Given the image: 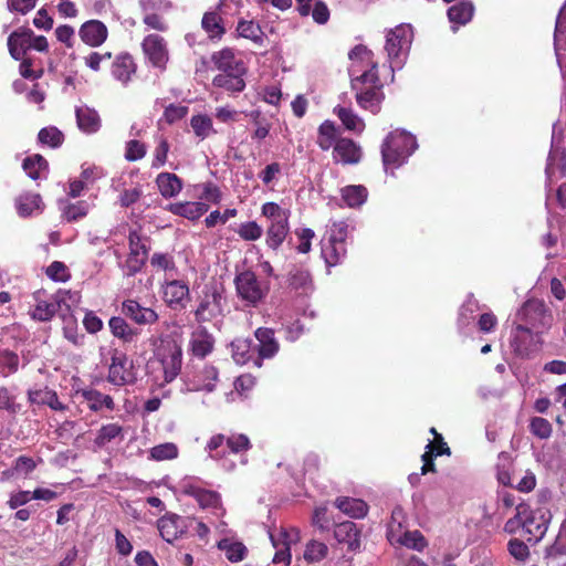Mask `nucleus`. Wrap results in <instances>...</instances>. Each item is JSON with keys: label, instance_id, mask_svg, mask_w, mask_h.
Wrapping results in <instances>:
<instances>
[{"label": "nucleus", "instance_id": "f257e3e1", "mask_svg": "<svg viewBox=\"0 0 566 566\" xmlns=\"http://www.w3.org/2000/svg\"><path fill=\"white\" fill-rule=\"evenodd\" d=\"M352 64L349 74L352 87L356 91V101L360 107L376 114L380 111L384 99L381 84L377 75V62L366 46L357 45L350 53Z\"/></svg>", "mask_w": 566, "mask_h": 566}, {"label": "nucleus", "instance_id": "de8ad7c7", "mask_svg": "<svg viewBox=\"0 0 566 566\" xmlns=\"http://www.w3.org/2000/svg\"><path fill=\"white\" fill-rule=\"evenodd\" d=\"M150 265L156 270L164 271L167 275V279H171L177 274L175 259L170 253H154L150 258Z\"/></svg>", "mask_w": 566, "mask_h": 566}, {"label": "nucleus", "instance_id": "0e129e2a", "mask_svg": "<svg viewBox=\"0 0 566 566\" xmlns=\"http://www.w3.org/2000/svg\"><path fill=\"white\" fill-rule=\"evenodd\" d=\"M262 233L263 229L254 221L242 223L238 229V234L247 241H255Z\"/></svg>", "mask_w": 566, "mask_h": 566}, {"label": "nucleus", "instance_id": "864d4df0", "mask_svg": "<svg viewBox=\"0 0 566 566\" xmlns=\"http://www.w3.org/2000/svg\"><path fill=\"white\" fill-rule=\"evenodd\" d=\"M23 169L31 179L36 180L41 171L48 169V161L41 155H34L23 160Z\"/></svg>", "mask_w": 566, "mask_h": 566}, {"label": "nucleus", "instance_id": "a211bd4d", "mask_svg": "<svg viewBox=\"0 0 566 566\" xmlns=\"http://www.w3.org/2000/svg\"><path fill=\"white\" fill-rule=\"evenodd\" d=\"M122 313L135 324L151 325L158 321V314L150 307L140 305L135 300H125L122 304Z\"/></svg>", "mask_w": 566, "mask_h": 566}, {"label": "nucleus", "instance_id": "f704fd0d", "mask_svg": "<svg viewBox=\"0 0 566 566\" xmlns=\"http://www.w3.org/2000/svg\"><path fill=\"white\" fill-rule=\"evenodd\" d=\"M81 395L92 411H101L103 409L112 411L115 408L113 398L96 389H85Z\"/></svg>", "mask_w": 566, "mask_h": 566}, {"label": "nucleus", "instance_id": "7c9ffc66", "mask_svg": "<svg viewBox=\"0 0 566 566\" xmlns=\"http://www.w3.org/2000/svg\"><path fill=\"white\" fill-rule=\"evenodd\" d=\"M78 128L85 134L96 133L101 127V118L97 112L87 106H80L75 109Z\"/></svg>", "mask_w": 566, "mask_h": 566}, {"label": "nucleus", "instance_id": "c756f323", "mask_svg": "<svg viewBox=\"0 0 566 566\" xmlns=\"http://www.w3.org/2000/svg\"><path fill=\"white\" fill-rule=\"evenodd\" d=\"M334 536L339 543L347 544L350 551H356L360 547L359 531L353 522L347 521L336 525Z\"/></svg>", "mask_w": 566, "mask_h": 566}, {"label": "nucleus", "instance_id": "ea45409f", "mask_svg": "<svg viewBox=\"0 0 566 566\" xmlns=\"http://www.w3.org/2000/svg\"><path fill=\"white\" fill-rule=\"evenodd\" d=\"M29 398L34 403L48 405L53 410H65L66 407L59 400L55 391L48 388L29 391Z\"/></svg>", "mask_w": 566, "mask_h": 566}, {"label": "nucleus", "instance_id": "4be33fe9", "mask_svg": "<svg viewBox=\"0 0 566 566\" xmlns=\"http://www.w3.org/2000/svg\"><path fill=\"white\" fill-rule=\"evenodd\" d=\"M221 314V295L217 292L206 293L195 311L196 321L210 322Z\"/></svg>", "mask_w": 566, "mask_h": 566}, {"label": "nucleus", "instance_id": "8fccbe9b", "mask_svg": "<svg viewBox=\"0 0 566 566\" xmlns=\"http://www.w3.org/2000/svg\"><path fill=\"white\" fill-rule=\"evenodd\" d=\"M232 358L238 365L247 364L253 356L252 342L237 338L231 343Z\"/></svg>", "mask_w": 566, "mask_h": 566}, {"label": "nucleus", "instance_id": "72a5a7b5", "mask_svg": "<svg viewBox=\"0 0 566 566\" xmlns=\"http://www.w3.org/2000/svg\"><path fill=\"white\" fill-rule=\"evenodd\" d=\"M160 195L165 198L176 197L182 189L181 179L171 172H160L156 178Z\"/></svg>", "mask_w": 566, "mask_h": 566}, {"label": "nucleus", "instance_id": "5fc2aeb1", "mask_svg": "<svg viewBox=\"0 0 566 566\" xmlns=\"http://www.w3.org/2000/svg\"><path fill=\"white\" fill-rule=\"evenodd\" d=\"M150 459L155 461L172 460L178 457V447L172 442L155 446L150 449Z\"/></svg>", "mask_w": 566, "mask_h": 566}, {"label": "nucleus", "instance_id": "412c9836", "mask_svg": "<svg viewBox=\"0 0 566 566\" xmlns=\"http://www.w3.org/2000/svg\"><path fill=\"white\" fill-rule=\"evenodd\" d=\"M361 155L360 146L349 138H339L334 145L333 158L336 163L355 165L360 161Z\"/></svg>", "mask_w": 566, "mask_h": 566}, {"label": "nucleus", "instance_id": "473e14b6", "mask_svg": "<svg viewBox=\"0 0 566 566\" xmlns=\"http://www.w3.org/2000/svg\"><path fill=\"white\" fill-rule=\"evenodd\" d=\"M217 546L224 553L227 559L231 563H239L243 560L248 554V548L245 545L232 537L221 538Z\"/></svg>", "mask_w": 566, "mask_h": 566}, {"label": "nucleus", "instance_id": "7ed1b4c3", "mask_svg": "<svg viewBox=\"0 0 566 566\" xmlns=\"http://www.w3.org/2000/svg\"><path fill=\"white\" fill-rule=\"evenodd\" d=\"M150 344L154 347L156 358L149 363L154 381L164 386L171 382L181 369L182 352L175 342L163 336L153 335Z\"/></svg>", "mask_w": 566, "mask_h": 566}, {"label": "nucleus", "instance_id": "39448f33", "mask_svg": "<svg viewBox=\"0 0 566 566\" xmlns=\"http://www.w3.org/2000/svg\"><path fill=\"white\" fill-rule=\"evenodd\" d=\"M413 39L410 24H399L386 34L385 50L391 71L402 67Z\"/></svg>", "mask_w": 566, "mask_h": 566}, {"label": "nucleus", "instance_id": "9b49d317", "mask_svg": "<svg viewBox=\"0 0 566 566\" xmlns=\"http://www.w3.org/2000/svg\"><path fill=\"white\" fill-rule=\"evenodd\" d=\"M36 304L31 311L32 318L46 322L50 321L59 311H62V306L66 304V297L71 298L72 295L70 293H59L55 295H51L45 297L44 292L38 291L34 294Z\"/></svg>", "mask_w": 566, "mask_h": 566}, {"label": "nucleus", "instance_id": "393cba45", "mask_svg": "<svg viewBox=\"0 0 566 566\" xmlns=\"http://www.w3.org/2000/svg\"><path fill=\"white\" fill-rule=\"evenodd\" d=\"M213 64L221 73L244 74L245 67L242 61L237 60L233 50L222 49L213 53Z\"/></svg>", "mask_w": 566, "mask_h": 566}, {"label": "nucleus", "instance_id": "2f4dec72", "mask_svg": "<svg viewBox=\"0 0 566 566\" xmlns=\"http://www.w3.org/2000/svg\"><path fill=\"white\" fill-rule=\"evenodd\" d=\"M168 211L188 220H197L208 211L205 202H176L168 206Z\"/></svg>", "mask_w": 566, "mask_h": 566}, {"label": "nucleus", "instance_id": "2eb2a0df", "mask_svg": "<svg viewBox=\"0 0 566 566\" xmlns=\"http://www.w3.org/2000/svg\"><path fill=\"white\" fill-rule=\"evenodd\" d=\"M552 520V514L547 509H537L531 511L527 506V514L523 518V528L531 535L528 541L535 542L542 539L548 530Z\"/></svg>", "mask_w": 566, "mask_h": 566}, {"label": "nucleus", "instance_id": "4c0bfd02", "mask_svg": "<svg viewBox=\"0 0 566 566\" xmlns=\"http://www.w3.org/2000/svg\"><path fill=\"white\" fill-rule=\"evenodd\" d=\"M335 505L345 514L354 518L364 517L367 514V504L359 499L338 497Z\"/></svg>", "mask_w": 566, "mask_h": 566}, {"label": "nucleus", "instance_id": "bf43d9fd", "mask_svg": "<svg viewBox=\"0 0 566 566\" xmlns=\"http://www.w3.org/2000/svg\"><path fill=\"white\" fill-rule=\"evenodd\" d=\"M478 310V301L473 296L468 297V300L463 303L459 312V325L461 327L468 326L472 322L474 313Z\"/></svg>", "mask_w": 566, "mask_h": 566}, {"label": "nucleus", "instance_id": "20e7f679", "mask_svg": "<svg viewBox=\"0 0 566 566\" xmlns=\"http://www.w3.org/2000/svg\"><path fill=\"white\" fill-rule=\"evenodd\" d=\"M417 147L418 144L413 135L399 129L391 132L381 146L385 170L400 167Z\"/></svg>", "mask_w": 566, "mask_h": 566}, {"label": "nucleus", "instance_id": "ddd939ff", "mask_svg": "<svg viewBox=\"0 0 566 566\" xmlns=\"http://www.w3.org/2000/svg\"><path fill=\"white\" fill-rule=\"evenodd\" d=\"M163 300L172 310H184L189 301L190 291L186 282L174 277L166 279L161 286Z\"/></svg>", "mask_w": 566, "mask_h": 566}, {"label": "nucleus", "instance_id": "c9c22d12", "mask_svg": "<svg viewBox=\"0 0 566 566\" xmlns=\"http://www.w3.org/2000/svg\"><path fill=\"white\" fill-rule=\"evenodd\" d=\"M15 206L19 216L30 217L43 210V202L38 193H24L17 198Z\"/></svg>", "mask_w": 566, "mask_h": 566}, {"label": "nucleus", "instance_id": "49530a36", "mask_svg": "<svg viewBox=\"0 0 566 566\" xmlns=\"http://www.w3.org/2000/svg\"><path fill=\"white\" fill-rule=\"evenodd\" d=\"M237 33L239 36L251 40L256 44L263 43V31L253 20L241 19L238 21Z\"/></svg>", "mask_w": 566, "mask_h": 566}, {"label": "nucleus", "instance_id": "f03ea898", "mask_svg": "<svg viewBox=\"0 0 566 566\" xmlns=\"http://www.w3.org/2000/svg\"><path fill=\"white\" fill-rule=\"evenodd\" d=\"M517 318L526 325L518 324L513 338V347L517 355L528 356L535 349L531 342L534 338L532 329H546L552 324V316L542 302L527 301L517 313Z\"/></svg>", "mask_w": 566, "mask_h": 566}, {"label": "nucleus", "instance_id": "0eeeda50", "mask_svg": "<svg viewBox=\"0 0 566 566\" xmlns=\"http://www.w3.org/2000/svg\"><path fill=\"white\" fill-rule=\"evenodd\" d=\"M224 444H227L230 453L237 454L249 450L251 448V442L249 438L243 433H233L229 437L219 433L210 438L206 447V450L209 452V457L213 460L221 461L222 468L227 471H231L234 469V462L228 461L226 459V452L223 450H219Z\"/></svg>", "mask_w": 566, "mask_h": 566}, {"label": "nucleus", "instance_id": "338daca9", "mask_svg": "<svg viewBox=\"0 0 566 566\" xmlns=\"http://www.w3.org/2000/svg\"><path fill=\"white\" fill-rule=\"evenodd\" d=\"M46 275L57 282H65L70 277L66 265L62 262L54 261L46 268Z\"/></svg>", "mask_w": 566, "mask_h": 566}, {"label": "nucleus", "instance_id": "423d86ee", "mask_svg": "<svg viewBox=\"0 0 566 566\" xmlns=\"http://www.w3.org/2000/svg\"><path fill=\"white\" fill-rule=\"evenodd\" d=\"M234 285L238 297L245 305L256 307L266 297L270 285L268 281L260 280L251 270L237 273Z\"/></svg>", "mask_w": 566, "mask_h": 566}, {"label": "nucleus", "instance_id": "680f3d73", "mask_svg": "<svg viewBox=\"0 0 566 566\" xmlns=\"http://www.w3.org/2000/svg\"><path fill=\"white\" fill-rule=\"evenodd\" d=\"M142 12H167L172 8L170 0H138Z\"/></svg>", "mask_w": 566, "mask_h": 566}, {"label": "nucleus", "instance_id": "dca6fc26", "mask_svg": "<svg viewBox=\"0 0 566 566\" xmlns=\"http://www.w3.org/2000/svg\"><path fill=\"white\" fill-rule=\"evenodd\" d=\"M129 254L123 266L124 273L132 276L139 272L147 259V249L142 243L140 237L137 232H130L129 237Z\"/></svg>", "mask_w": 566, "mask_h": 566}, {"label": "nucleus", "instance_id": "aec40b11", "mask_svg": "<svg viewBox=\"0 0 566 566\" xmlns=\"http://www.w3.org/2000/svg\"><path fill=\"white\" fill-rule=\"evenodd\" d=\"M78 36L91 48H97L106 41L108 30L102 21L88 20L80 27Z\"/></svg>", "mask_w": 566, "mask_h": 566}, {"label": "nucleus", "instance_id": "774afa93", "mask_svg": "<svg viewBox=\"0 0 566 566\" xmlns=\"http://www.w3.org/2000/svg\"><path fill=\"white\" fill-rule=\"evenodd\" d=\"M549 553L552 555H564L566 554V516L560 523L557 537L552 545Z\"/></svg>", "mask_w": 566, "mask_h": 566}, {"label": "nucleus", "instance_id": "b1692460", "mask_svg": "<svg viewBox=\"0 0 566 566\" xmlns=\"http://www.w3.org/2000/svg\"><path fill=\"white\" fill-rule=\"evenodd\" d=\"M190 349L193 356L205 358L213 350L214 338L203 326H198L190 336Z\"/></svg>", "mask_w": 566, "mask_h": 566}, {"label": "nucleus", "instance_id": "6e6552de", "mask_svg": "<svg viewBox=\"0 0 566 566\" xmlns=\"http://www.w3.org/2000/svg\"><path fill=\"white\" fill-rule=\"evenodd\" d=\"M262 214L270 222L266 230V244L277 250L289 233L290 213L275 202H266L262 206Z\"/></svg>", "mask_w": 566, "mask_h": 566}, {"label": "nucleus", "instance_id": "a19ab883", "mask_svg": "<svg viewBox=\"0 0 566 566\" xmlns=\"http://www.w3.org/2000/svg\"><path fill=\"white\" fill-rule=\"evenodd\" d=\"M557 170L562 172L566 170V149L559 147L553 138L552 148L547 159L546 174L551 176Z\"/></svg>", "mask_w": 566, "mask_h": 566}, {"label": "nucleus", "instance_id": "4d7b16f0", "mask_svg": "<svg viewBox=\"0 0 566 566\" xmlns=\"http://www.w3.org/2000/svg\"><path fill=\"white\" fill-rule=\"evenodd\" d=\"M39 142L50 147H59L62 145L64 136L56 127H45L39 132Z\"/></svg>", "mask_w": 566, "mask_h": 566}, {"label": "nucleus", "instance_id": "e2e57ef3", "mask_svg": "<svg viewBox=\"0 0 566 566\" xmlns=\"http://www.w3.org/2000/svg\"><path fill=\"white\" fill-rule=\"evenodd\" d=\"M530 429L539 439H547L552 434V424L542 417H534L531 420Z\"/></svg>", "mask_w": 566, "mask_h": 566}, {"label": "nucleus", "instance_id": "bb28decb", "mask_svg": "<svg viewBox=\"0 0 566 566\" xmlns=\"http://www.w3.org/2000/svg\"><path fill=\"white\" fill-rule=\"evenodd\" d=\"M136 72V64L132 55L122 53L117 55L112 64L113 76L123 84H127Z\"/></svg>", "mask_w": 566, "mask_h": 566}, {"label": "nucleus", "instance_id": "cd10ccee", "mask_svg": "<svg viewBox=\"0 0 566 566\" xmlns=\"http://www.w3.org/2000/svg\"><path fill=\"white\" fill-rule=\"evenodd\" d=\"M160 536L168 543L176 541L184 532L182 521L178 515H165L158 520Z\"/></svg>", "mask_w": 566, "mask_h": 566}, {"label": "nucleus", "instance_id": "13d9d810", "mask_svg": "<svg viewBox=\"0 0 566 566\" xmlns=\"http://www.w3.org/2000/svg\"><path fill=\"white\" fill-rule=\"evenodd\" d=\"M190 124L195 134L202 139L213 132L212 120L207 115L192 116Z\"/></svg>", "mask_w": 566, "mask_h": 566}, {"label": "nucleus", "instance_id": "6e6d98bb", "mask_svg": "<svg viewBox=\"0 0 566 566\" xmlns=\"http://www.w3.org/2000/svg\"><path fill=\"white\" fill-rule=\"evenodd\" d=\"M399 538L400 541H396L395 544H400L418 552L423 551L427 546V542L419 531H406Z\"/></svg>", "mask_w": 566, "mask_h": 566}, {"label": "nucleus", "instance_id": "09e8293b", "mask_svg": "<svg viewBox=\"0 0 566 566\" xmlns=\"http://www.w3.org/2000/svg\"><path fill=\"white\" fill-rule=\"evenodd\" d=\"M367 196L368 192L364 186H346L342 189V199L349 208L360 207Z\"/></svg>", "mask_w": 566, "mask_h": 566}, {"label": "nucleus", "instance_id": "1a4fd4ad", "mask_svg": "<svg viewBox=\"0 0 566 566\" xmlns=\"http://www.w3.org/2000/svg\"><path fill=\"white\" fill-rule=\"evenodd\" d=\"M179 492L196 500L202 510H209L216 516H223L226 510L218 492L201 486L198 479L186 476L178 483Z\"/></svg>", "mask_w": 566, "mask_h": 566}, {"label": "nucleus", "instance_id": "a18cd8bd", "mask_svg": "<svg viewBox=\"0 0 566 566\" xmlns=\"http://www.w3.org/2000/svg\"><path fill=\"white\" fill-rule=\"evenodd\" d=\"M242 75L243 74L220 73L214 76L212 84L216 87H221L229 92H241L245 87Z\"/></svg>", "mask_w": 566, "mask_h": 566}, {"label": "nucleus", "instance_id": "5701e85b", "mask_svg": "<svg viewBox=\"0 0 566 566\" xmlns=\"http://www.w3.org/2000/svg\"><path fill=\"white\" fill-rule=\"evenodd\" d=\"M254 335L259 342V358L254 360V364L261 367V359L272 358L279 352L280 345L271 328L260 327Z\"/></svg>", "mask_w": 566, "mask_h": 566}, {"label": "nucleus", "instance_id": "37998d69", "mask_svg": "<svg viewBox=\"0 0 566 566\" xmlns=\"http://www.w3.org/2000/svg\"><path fill=\"white\" fill-rule=\"evenodd\" d=\"M474 7L472 2L462 0L448 10V18L451 23L467 24L473 17Z\"/></svg>", "mask_w": 566, "mask_h": 566}, {"label": "nucleus", "instance_id": "9d476101", "mask_svg": "<svg viewBox=\"0 0 566 566\" xmlns=\"http://www.w3.org/2000/svg\"><path fill=\"white\" fill-rule=\"evenodd\" d=\"M348 234L346 221H333L328 230V239L323 243L322 255L328 266H334L346 255L345 239Z\"/></svg>", "mask_w": 566, "mask_h": 566}, {"label": "nucleus", "instance_id": "c85d7f7f", "mask_svg": "<svg viewBox=\"0 0 566 566\" xmlns=\"http://www.w3.org/2000/svg\"><path fill=\"white\" fill-rule=\"evenodd\" d=\"M32 31L29 29H21L12 32L8 39V48L10 55L14 60H21L27 50L29 49V42L32 36Z\"/></svg>", "mask_w": 566, "mask_h": 566}, {"label": "nucleus", "instance_id": "79ce46f5", "mask_svg": "<svg viewBox=\"0 0 566 566\" xmlns=\"http://www.w3.org/2000/svg\"><path fill=\"white\" fill-rule=\"evenodd\" d=\"M112 334L124 343H130L137 337V331L133 328L123 317L115 316L108 322Z\"/></svg>", "mask_w": 566, "mask_h": 566}, {"label": "nucleus", "instance_id": "f3484780", "mask_svg": "<svg viewBox=\"0 0 566 566\" xmlns=\"http://www.w3.org/2000/svg\"><path fill=\"white\" fill-rule=\"evenodd\" d=\"M218 380V369L214 366L205 365L189 378L188 390L211 392L214 390Z\"/></svg>", "mask_w": 566, "mask_h": 566}, {"label": "nucleus", "instance_id": "4468645a", "mask_svg": "<svg viewBox=\"0 0 566 566\" xmlns=\"http://www.w3.org/2000/svg\"><path fill=\"white\" fill-rule=\"evenodd\" d=\"M270 537H271L273 547L276 549L274 557H273V563H275V564L282 563L286 566L290 565L291 557H292L290 547L292 544H295L300 541V538H301L300 531L294 527H292L290 530L281 528L277 534V537L273 534H271Z\"/></svg>", "mask_w": 566, "mask_h": 566}, {"label": "nucleus", "instance_id": "603ef678", "mask_svg": "<svg viewBox=\"0 0 566 566\" xmlns=\"http://www.w3.org/2000/svg\"><path fill=\"white\" fill-rule=\"evenodd\" d=\"M336 143V127L333 122L325 120L318 127L317 144L322 150H328Z\"/></svg>", "mask_w": 566, "mask_h": 566}, {"label": "nucleus", "instance_id": "a878e982", "mask_svg": "<svg viewBox=\"0 0 566 566\" xmlns=\"http://www.w3.org/2000/svg\"><path fill=\"white\" fill-rule=\"evenodd\" d=\"M221 7L222 2L218 4L216 10L206 12L201 20V27L211 40H220L226 33L223 20L218 11Z\"/></svg>", "mask_w": 566, "mask_h": 566}, {"label": "nucleus", "instance_id": "6ab92c4d", "mask_svg": "<svg viewBox=\"0 0 566 566\" xmlns=\"http://www.w3.org/2000/svg\"><path fill=\"white\" fill-rule=\"evenodd\" d=\"M107 379L115 386H124L133 381L132 363L124 354H115L112 357Z\"/></svg>", "mask_w": 566, "mask_h": 566}, {"label": "nucleus", "instance_id": "3c124183", "mask_svg": "<svg viewBox=\"0 0 566 566\" xmlns=\"http://www.w3.org/2000/svg\"><path fill=\"white\" fill-rule=\"evenodd\" d=\"M328 553V547L325 543L311 539L306 545L303 553V558L308 564H314L323 560Z\"/></svg>", "mask_w": 566, "mask_h": 566}, {"label": "nucleus", "instance_id": "e433bc0d", "mask_svg": "<svg viewBox=\"0 0 566 566\" xmlns=\"http://www.w3.org/2000/svg\"><path fill=\"white\" fill-rule=\"evenodd\" d=\"M124 428L118 423L112 422L103 424L96 433L94 444L98 448H104L106 444L114 440H124Z\"/></svg>", "mask_w": 566, "mask_h": 566}, {"label": "nucleus", "instance_id": "f8f14e48", "mask_svg": "<svg viewBox=\"0 0 566 566\" xmlns=\"http://www.w3.org/2000/svg\"><path fill=\"white\" fill-rule=\"evenodd\" d=\"M146 60L156 69L164 71L169 61L168 43L157 33L148 34L142 42Z\"/></svg>", "mask_w": 566, "mask_h": 566}, {"label": "nucleus", "instance_id": "c03bdc74", "mask_svg": "<svg viewBox=\"0 0 566 566\" xmlns=\"http://www.w3.org/2000/svg\"><path fill=\"white\" fill-rule=\"evenodd\" d=\"M334 113L342 120L343 125L352 132L360 134L365 129L364 120L355 114L350 108L336 106Z\"/></svg>", "mask_w": 566, "mask_h": 566}, {"label": "nucleus", "instance_id": "58836bf2", "mask_svg": "<svg viewBox=\"0 0 566 566\" xmlns=\"http://www.w3.org/2000/svg\"><path fill=\"white\" fill-rule=\"evenodd\" d=\"M405 523L406 515L403 510L400 506L395 507L391 512L387 530V538L391 544H395L396 541H400L399 537L406 532Z\"/></svg>", "mask_w": 566, "mask_h": 566}, {"label": "nucleus", "instance_id": "69168bd1", "mask_svg": "<svg viewBox=\"0 0 566 566\" xmlns=\"http://www.w3.org/2000/svg\"><path fill=\"white\" fill-rule=\"evenodd\" d=\"M90 205L86 201H78L73 205H69L64 209V216L69 221H75L87 214Z\"/></svg>", "mask_w": 566, "mask_h": 566}, {"label": "nucleus", "instance_id": "052dcab7", "mask_svg": "<svg viewBox=\"0 0 566 566\" xmlns=\"http://www.w3.org/2000/svg\"><path fill=\"white\" fill-rule=\"evenodd\" d=\"M311 275L305 270H295L290 275V284L295 290L307 292L311 287Z\"/></svg>", "mask_w": 566, "mask_h": 566}]
</instances>
